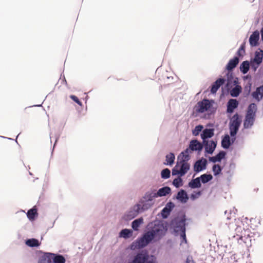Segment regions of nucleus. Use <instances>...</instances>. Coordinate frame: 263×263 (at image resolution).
<instances>
[{
	"mask_svg": "<svg viewBox=\"0 0 263 263\" xmlns=\"http://www.w3.org/2000/svg\"><path fill=\"white\" fill-rule=\"evenodd\" d=\"M168 227L167 222L163 220H157L151 223L147 233L154 242L161 240L166 234Z\"/></svg>",
	"mask_w": 263,
	"mask_h": 263,
	"instance_id": "nucleus-1",
	"label": "nucleus"
},
{
	"mask_svg": "<svg viewBox=\"0 0 263 263\" xmlns=\"http://www.w3.org/2000/svg\"><path fill=\"white\" fill-rule=\"evenodd\" d=\"M186 218L185 214L177 216L172 220L170 227L173 230V234L175 236L180 235L181 242H187L186 237Z\"/></svg>",
	"mask_w": 263,
	"mask_h": 263,
	"instance_id": "nucleus-2",
	"label": "nucleus"
},
{
	"mask_svg": "<svg viewBox=\"0 0 263 263\" xmlns=\"http://www.w3.org/2000/svg\"><path fill=\"white\" fill-rule=\"evenodd\" d=\"M214 101L212 99H204L199 101L194 107V109L197 113H203L206 112L204 115V118L210 119L212 115H214L217 108L214 106Z\"/></svg>",
	"mask_w": 263,
	"mask_h": 263,
	"instance_id": "nucleus-3",
	"label": "nucleus"
},
{
	"mask_svg": "<svg viewBox=\"0 0 263 263\" xmlns=\"http://www.w3.org/2000/svg\"><path fill=\"white\" fill-rule=\"evenodd\" d=\"M128 263H157L156 257L146 250L140 251L131 258Z\"/></svg>",
	"mask_w": 263,
	"mask_h": 263,
	"instance_id": "nucleus-4",
	"label": "nucleus"
},
{
	"mask_svg": "<svg viewBox=\"0 0 263 263\" xmlns=\"http://www.w3.org/2000/svg\"><path fill=\"white\" fill-rule=\"evenodd\" d=\"M154 242L147 232L144 233L141 237L138 238L132 242L130 245V249L135 250L136 249H143L148 244Z\"/></svg>",
	"mask_w": 263,
	"mask_h": 263,
	"instance_id": "nucleus-5",
	"label": "nucleus"
},
{
	"mask_svg": "<svg viewBox=\"0 0 263 263\" xmlns=\"http://www.w3.org/2000/svg\"><path fill=\"white\" fill-rule=\"evenodd\" d=\"M154 242L147 232L144 233L141 237L138 238L132 242L130 245V249L135 250L136 249H143L148 244Z\"/></svg>",
	"mask_w": 263,
	"mask_h": 263,
	"instance_id": "nucleus-6",
	"label": "nucleus"
},
{
	"mask_svg": "<svg viewBox=\"0 0 263 263\" xmlns=\"http://www.w3.org/2000/svg\"><path fill=\"white\" fill-rule=\"evenodd\" d=\"M263 61V50L258 48L254 52V56L250 59L251 69L255 72Z\"/></svg>",
	"mask_w": 263,
	"mask_h": 263,
	"instance_id": "nucleus-7",
	"label": "nucleus"
},
{
	"mask_svg": "<svg viewBox=\"0 0 263 263\" xmlns=\"http://www.w3.org/2000/svg\"><path fill=\"white\" fill-rule=\"evenodd\" d=\"M190 169V164L189 163L176 162L175 166L172 169L173 176H184Z\"/></svg>",
	"mask_w": 263,
	"mask_h": 263,
	"instance_id": "nucleus-8",
	"label": "nucleus"
},
{
	"mask_svg": "<svg viewBox=\"0 0 263 263\" xmlns=\"http://www.w3.org/2000/svg\"><path fill=\"white\" fill-rule=\"evenodd\" d=\"M241 122V116L238 113L235 114L230 120L229 124V130L239 131Z\"/></svg>",
	"mask_w": 263,
	"mask_h": 263,
	"instance_id": "nucleus-9",
	"label": "nucleus"
},
{
	"mask_svg": "<svg viewBox=\"0 0 263 263\" xmlns=\"http://www.w3.org/2000/svg\"><path fill=\"white\" fill-rule=\"evenodd\" d=\"M213 124L209 123L206 124L205 128H203L200 134V137L203 142L209 140L210 138L214 136L215 129L213 128Z\"/></svg>",
	"mask_w": 263,
	"mask_h": 263,
	"instance_id": "nucleus-10",
	"label": "nucleus"
},
{
	"mask_svg": "<svg viewBox=\"0 0 263 263\" xmlns=\"http://www.w3.org/2000/svg\"><path fill=\"white\" fill-rule=\"evenodd\" d=\"M202 144L203 148H204L205 156H206V154H213L216 148L217 142L216 140H209L202 141Z\"/></svg>",
	"mask_w": 263,
	"mask_h": 263,
	"instance_id": "nucleus-11",
	"label": "nucleus"
},
{
	"mask_svg": "<svg viewBox=\"0 0 263 263\" xmlns=\"http://www.w3.org/2000/svg\"><path fill=\"white\" fill-rule=\"evenodd\" d=\"M142 213L138 205H135L124 214L123 219L126 221L130 220L135 218L139 213Z\"/></svg>",
	"mask_w": 263,
	"mask_h": 263,
	"instance_id": "nucleus-12",
	"label": "nucleus"
},
{
	"mask_svg": "<svg viewBox=\"0 0 263 263\" xmlns=\"http://www.w3.org/2000/svg\"><path fill=\"white\" fill-rule=\"evenodd\" d=\"M226 84L225 87L226 89L227 88H231L233 85L239 84V80L237 77L234 76L233 72L227 71L226 73V79H225Z\"/></svg>",
	"mask_w": 263,
	"mask_h": 263,
	"instance_id": "nucleus-13",
	"label": "nucleus"
},
{
	"mask_svg": "<svg viewBox=\"0 0 263 263\" xmlns=\"http://www.w3.org/2000/svg\"><path fill=\"white\" fill-rule=\"evenodd\" d=\"M208 165L207 160L202 157L197 160L194 165V171L196 173H198L206 168Z\"/></svg>",
	"mask_w": 263,
	"mask_h": 263,
	"instance_id": "nucleus-14",
	"label": "nucleus"
},
{
	"mask_svg": "<svg viewBox=\"0 0 263 263\" xmlns=\"http://www.w3.org/2000/svg\"><path fill=\"white\" fill-rule=\"evenodd\" d=\"M48 256V260L50 263H65L66 259L64 256L60 254L46 252Z\"/></svg>",
	"mask_w": 263,
	"mask_h": 263,
	"instance_id": "nucleus-15",
	"label": "nucleus"
},
{
	"mask_svg": "<svg viewBox=\"0 0 263 263\" xmlns=\"http://www.w3.org/2000/svg\"><path fill=\"white\" fill-rule=\"evenodd\" d=\"M189 148L192 152H200L203 149L202 142H199L197 139H195L192 140L190 142Z\"/></svg>",
	"mask_w": 263,
	"mask_h": 263,
	"instance_id": "nucleus-16",
	"label": "nucleus"
},
{
	"mask_svg": "<svg viewBox=\"0 0 263 263\" xmlns=\"http://www.w3.org/2000/svg\"><path fill=\"white\" fill-rule=\"evenodd\" d=\"M238 105L239 102L236 99H230L227 103V112L233 113Z\"/></svg>",
	"mask_w": 263,
	"mask_h": 263,
	"instance_id": "nucleus-17",
	"label": "nucleus"
},
{
	"mask_svg": "<svg viewBox=\"0 0 263 263\" xmlns=\"http://www.w3.org/2000/svg\"><path fill=\"white\" fill-rule=\"evenodd\" d=\"M174 207L175 204L173 202L171 201L167 202L161 211L162 217L164 219L167 218Z\"/></svg>",
	"mask_w": 263,
	"mask_h": 263,
	"instance_id": "nucleus-18",
	"label": "nucleus"
},
{
	"mask_svg": "<svg viewBox=\"0 0 263 263\" xmlns=\"http://www.w3.org/2000/svg\"><path fill=\"white\" fill-rule=\"evenodd\" d=\"M226 82V80L222 77L217 79L211 85V92L212 94L216 93L219 88Z\"/></svg>",
	"mask_w": 263,
	"mask_h": 263,
	"instance_id": "nucleus-19",
	"label": "nucleus"
},
{
	"mask_svg": "<svg viewBox=\"0 0 263 263\" xmlns=\"http://www.w3.org/2000/svg\"><path fill=\"white\" fill-rule=\"evenodd\" d=\"M236 168L235 163L231 161L228 166H227L224 169V173L227 176V180L229 181H231L232 176L234 174V172Z\"/></svg>",
	"mask_w": 263,
	"mask_h": 263,
	"instance_id": "nucleus-20",
	"label": "nucleus"
},
{
	"mask_svg": "<svg viewBox=\"0 0 263 263\" xmlns=\"http://www.w3.org/2000/svg\"><path fill=\"white\" fill-rule=\"evenodd\" d=\"M136 205H138L140 210L141 212H143L150 209L153 205V203H149V202L142 197L139 199L138 203L136 204Z\"/></svg>",
	"mask_w": 263,
	"mask_h": 263,
	"instance_id": "nucleus-21",
	"label": "nucleus"
},
{
	"mask_svg": "<svg viewBox=\"0 0 263 263\" xmlns=\"http://www.w3.org/2000/svg\"><path fill=\"white\" fill-rule=\"evenodd\" d=\"M239 62V58L237 56L234 57L229 61L226 66V69L228 72H233V69L238 65Z\"/></svg>",
	"mask_w": 263,
	"mask_h": 263,
	"instance_id": "nucleus-22",
	"label": "nucleus"
},
{
	"mask_svg": "<svg viewBox=\"0 0 263 263\" xmlns=\"http://www.w3.org/2000/svg\"><path fill=\"white\" fill-rule=\"evenodd\" d=\"M259 32L255 30L252 32L249 37V43L251 47H256L259 45Z\"/></svg>",
	"mask_w": 263,
	"mask_h": 263,
	"instance_id": "nucleus-23",
	"label": "nucleus"
},
{
	"mask_svg": "<svg viewBox=\"0 0 263 263\" xmlns=\"http://www.w3.org/2000/svg\"><path fill=\"white\" fill-rule=\"evenodd\" d=\"M227 91L230 93L231 97L236 98L239 96L242 92V87L239 84L233 85L231 88H227Z\"/></svg>",
	"mask_w": 263,
	"mask_h": 263,
	"instance_id": "nucleus-24",
	"label": "nucleus"
},
{
	"mask_svg": "<svg viewBox=\"0 0 263 263\" xmlns=\"http://www.w3.org/2000/svg\"><path fill=\"white\" fill-rule=\"evenodd\" d=\"M227 153L224 151H220L215 156L209 157V160L214 163L220 162L222 160L225 159Z\"/></svg>",
	"mask_w": 263,
	"mask_h": 263,
	"instance_id": "nucleus-25",
	"label": "nucleus"
},
{
	"mask_svg": "<svg viewBox=\"0 0 263 263\" xmlns=\"http://www.w3.org/2000/svg\"><path fill=\"white\" fill-rule=\"evenodd\" d=\"M252 97L259 102L263 99V85L257 87L251 94Z\"/></svg>",
	"mask_w": 263,
	"mask_h": 263,
	"instance_id": "nucleus-26",
	"label": "nucleus"
},
{
	"mask_svg": "<svg viewBox=\"0 0 263 263\" xmlns=\"http://www.w3.org/2000/svg\"><path fill=\"white\" fill-rule=\"evenodd\" d=\"M176 198L182 203H185L189 200L187 192L183 189H181L177 193Z\"/></svg>",
	"mask_w": 263,
	"mask_h": 263,
	"instance_id": "nucleus-27",
	"label": "nucleus"
},
{
	"mask_svg": "<svg viewBox=\"0 0 263 263\" xmlns=\"http://www.w3.org/2000/svg\"><path fill=\"white\" fill-rule=\"evenodd\" d=\"M255 118V117L245 116L243 122V128L244 129L251 128L254 124Z\"/></svg>",
	"mask_w": 263,
	"mask_h": 263,
	"instance_id": "nucleus-28",
	"label": "nucleus"
},
{
	"mask_svg": "<svg viewBox=\"0 0 263 263\" xmlns=\"http://www.w3.org/2000/svg\"><path fill=\"white\" fill-rule=\"evenodd\" d=\"M156 190L151 189L145 192L144 195L142 196L144 199L146 200L149 203H154L153 200L154 198H157L156 194L155 193Z\"/></svg>",
	"mask_w": 263,
	"mask_h": 263,
	"instance_id": "nucleus-29",
	"label": "nucleus"
},
{
	"mask_svg": "<svg viewBox=\"0 0 263 263\" xmlns=\"http://www.w3.org/2000/svg\"><path fill=\"white\" fill-rule=\"evenodd\" d=\"M257 110V107L255 103H251L248 106L245 116L256 118V114Z\"/></svg>",
	"mask_w": 263,
	"mask_h": 263,
	"instance_id": "nucleus-30",
	"label": "nucleus"
},
{
	"mask_svg": "<svg viewBox=\"0 0 263 263\" xmlns=\"http://www.w3.org/2000/svg\"><path fill=\"white\" fill-rule=\"evenodd\" d=\"M171 193V189L168 186H165L160 188L157 192L155 191L157 198L159 197L166 196Z\"/></svg>",
	"mask_w": 263,
	"mask_h": 263,
	"instance_id": "nucleus-31",
	"label": "nucleus"
},
{
	"mask_svg": "<svg viewBox=\"0 0 263 263\" xmlns=\"http://www.w3.org/2000/svg\"><path fill=\"white\" fill-rule=\"evenodd\" d=\"M221 147L226 149H228L232 145L230 141V136L228 134H225L222 137L221 141Z\"/></svg>",
	"mask_w": 263,
	"mask_h": 263,
	"instance_id": "nucleus-32",
	"label": "nucleus"
},
{
	"mask_svg": "<svg viewBox=\"0 0 263 263\" xmlns=\"http://www.w3.org/2000/svg\"><path fill=\"white\" fill-rule=\"evenodd\" d=\"M27 216L30 221L34 220L38 216L37 210L35 206L29 209L27 213Z\"/></svg>",
	"mask_w": 263,
	"mask_h": 263,
	"instance_id": "nucleus-33",
	"label": "nucleus"
},
{
	"mask_svg": "<svg viewBox=\"0 0 263 263\" xmlns=\"http://www.w3.org/2000/svg\"><path fill=\"white\" fill-rule=\"evenodd\" d=\"M250 68H251L250 61L248 60L242 62L239 66V70L240 72L243 74L248 73Z\"/></svg>",
	"mask_w": 263,
	"mask_h": 263,
	"instance_id": "nucleus-34",
	"label": "nucleus"
},
{
	"mask_svg": "<svg viewBox=\"0 0 263 263\" xmlns=\"http://www.w3.org/2000/svg\"><path fill=\"white\" fill-rule=\"evenodd\" d=\"M133 231L131 229H123L120 231L119 233V237L120 238H123L124 239H128L132 236Z\"/></svg>",
	"mask_w": 263,
	"mask_h": 263,
	"instance_id": "nucleus-35",
	"label": "nucleus"
},
{
	"mask_svg": "<svg viewBox=\"0 0 263 263\" xmlns=\"http://www.w3.org/2000/svg\"><path fill=\"white\" fill-rule=\"evenodd\" d=\"M189 186L191 189H199L201 187V182L199 177L193 179L189 182Z\"/></svg>",
	"mask_w": 263,
	"mask_h": 263,
	"instance_id": "nucleus-36",
	"label": "nucleus"
},
{
	"mask_svg": "<svg viewBox=\"0 0 263 263\" xmlns=\"http://www.w3.org/2000/svg\"><path fill=\"white\" fill-rule=\"evenodd\" d=\"M25 244L29 247L33 248L40 246L41 243L39 240L36 238H30L27 239L25 240Z\"/></svg>",
	"mask_w": 263,
	"mask_h": 263,
	"instance_id": "nucleus-37",
	"label": "nucleus"
},
{
	"mask_svg": "<svg viewBox=\"0 0 263 263\" xmlns=\"http://www.w3.org/2000/svg\"><path fill=\"white\" fill-rule=\"evenodd\" d=\"M175 156L173 153H170L165 156L166 162L164 163V165L171 166L174 163Z\"/></svg>",
	"mask_w": 263,
	"mask_h": 263,
	"instance_id": "nucleus-38",
	"label": "nucleus"
},
{
	"mask_svg": "<svg viewBox=\"0 0 263 263\" xmlns=\"http://www.w3.org/2000/svg\"><path fill=\"white\" fill-rule=\"evenodd\" d=\"M143 223V218L140 217L132 221L131 226L133 230L137 231L140 225Z\"/></svg>",
	"mask_w": 263,
	"mask_h": 263,
	"instance_id": "nucleus-39",
	"label": "nucleus"
},
{
	"mask_svg": "<svg viewBox=\"0 0 263 263\" xmlns=\"http://www.w3.org/2000/svg\"><path fill=\"white\" fill-rule=\"evenodd\" d=\"M201 183L205 184L211 181L213 177L211 174H203L199 176Z\"/></svg>",
	"mask_w": 263,
	"mask_h": 263,
	"instance_id": "nucleus-40",
	"label": "nucleus"
},
{
	"mask_svg": "<svg viewBox=\"0 0 263 263\" xmlns=\"http://www.w3.org/2000/svg\"><path fill=\"white\" fill-rule=\"evenodd\" d=\"M252 82H245V85L243 87V96L244 97H248L251 92Z\"/></svg>",
	"mask_w": 263,
	"mask_h": 263,
	"instance_id": "nucleus-41",
	"label": "nucleus"
},
{
	"mask_svg": "<svg viewBox=\"0 0 263 263\" xmlns=\"http://www.w3.org/2000/svg\"><path fill=\"white\" fill-rule=\"evenodd\" d=\"M245 141L243 139H238L234 145L235 152L239 151L242 149L244 146Z\"/></svg>",
	"mask_w": 263,
	"mask_h": 263,
	"instance_id": "nucleus-42",
	"label": "nucleus"
},
{
	"mask_svg": "<svg viewBox=\"0 0 263 263\" xmlns=\"http://www.w3.org/2000/svg\"><path fill=\"white\" fill-rule=\"evenodd\" d=\"M223 167L219 164H214L212 166V171L214 176H217L221 173Z\"/></svg>",
	"mask_w": 263,
	"mask_h": 263,
	"instance_id": "nucleus-43",
	"label": "nucleus"
},
{
	"mask_svg": "<svg viewBox=\"0 0 263 263\" xmlns=\"http://www.w3.org/2000/svg\"><path fill=\"white\" fill-rule=\"evenodd\" d=\"M181 177L180 176H178L177 178L173 180L172 184L176 188H179L183 185V182Z\"/></svg>",
	"mask_w": 263,
	"mask_h": 263,
	"instance_id": "nucleus-44",
	"label": "nucleus"
},
{
	"mask_svg": "<svg viewBox=\"0 0 263 263\" xmlns=\"http://www.w3.org/2000/svg\"><path fill=\"white\" fill-rule=\"evenodd\" d=\"M190 159V155H186L185 154H181V153L178 156L177 162L188 163L187 162Z\"/></svg>",
	"mask_w": 263,
	"mask_h": 263,
	"instance_id": "nucleus-45",
	"label": "nucleus"
},
{
	"mask_svg": "<svg viewBox=\"0 0 263 263\" xmlns=\"http://www.w3.org/2000/svg\"><path fill=\"white\" fill-rule=\"evenodd\" d=\"M203 125L199 124L196 125L195 128L192 130V134L194 136H197L199 134L201 133L203 129Z\"/></svg>",
	"mask_w": 263,
	"mask_h": 263,
	"instance_id": "nucleus-46",
	"label": "nucleus"
},
{
	"mask_svg": "<svg viewBox=\"0 0 263 263\" xmlns=\"http://www.w3.org/2000/svg\"><path fill=\"white\" fill-rule=\"evenodd\" d=\"M171 176V171L168 168L163 169L161 172V177L162 179H166Z\"/></svg>",
	"mask_w": 263,
	"mask_h": 263,
	"instance_id": "nucleus-47",
	"label": "nucleus"
},
{
	"mask_svg": "<svg viewBox=\"0 0 263 263\" xmlns=\"http://www.w3.org/2000/svg\"><path fill=\"white\" fill-rule=\"evenodd\" d=\"M245 42L241 44L238 50L236 52V54L238 57H242L245 53Z\"/></svg>",
	"mask_w": 263,
	"mask_h": 263,
	"instance_id": "nucleus-48",
	"label": "nucleus"
},
{
	"mask_svg": "<svg viewBox=\"0 0 263 263\" xmlns=\"http://www.w3.org/2000/svg\"><path fill=\"white\" fill-rule=\"evenodd\" d=\"M238 132V131H236V130H229V133H230L229 136H230V141H231V142L232 145L233 144H234L235 143V142L237 140H236V135H237Z\"/></svg>",
	"mask_w": 263,
	"mask_h": 263,
	"instance_id": "nucleus-49",
	"label": "nucleus"
},
{
	"mask_svg": "<svg viewBox=\"0 0 263 263\" xmlns=\"http://www.w3.org/2000/svg\"><path fill=\"white\" fill-rule=\"evenodd\" d=\"M48 256L46 252L44 253L43 255L39 258L37 263H50L48 260Z\"/></svg>",
	"mask_w": 263,
	"mask_h": 263,
	"instance_id": "nucleus-50",
	"label": "nucleus"
},
{
	"mask_svg": "<svg viewBox=\"0 0 263 263\" xmlns=\"http://www.w3.org/2000/svg\"><path fill=\"white\" fill-rule=\"evenodd\" d=\"M70 98L72 100H73L74 102L77 103L79 106H82V102L80 101V100L79 99V98L77 96H76L74 95H70Z\"/></svg>",
	"mask_w": 263,
	"mask_h": 263,
	"instance_id": "nucleus-51",
	"label": "nucleus"
},
{
	"mask_svg": "<svg viewBox=\"0 0 263 263\" xmlns=\"http://www.w3.org/2000/svg\"><path fill=\"white\" fill-rule=\"evenodd\" d=\"M201 194V192L200 191H198L195 193H192L191 195V199L192 200H194L195 199L197 198L199 196H200Z\"/></svg>",
	"mask_w": 263,
	"mask_h": 263,
	"instance_id": "nucleus-52",
	"label": "nucleus"
},
{
	"mask_svg": "<svg viewBox=\"0 0 263 263\" xmlns=\"http://www.w3.org/2000/svg\"><path fill=\"white\" fill-rule=\"evenodd\" d=\"M244 81H248L247 82H252V76L250 74H248L242 77Z\"/></svg>",
	"mask_w": 263,
	"mask_h": 263,
	"instance_id": "nucleus-53",
	"label": "nucleus"
},
{
	"mask_svg": "<svg viewBox=\"0 0 263 263\" xmlns=\"http://www.w3.org/2000/svg\"><path fill=\"white\" fill-rule=\"evenodd\" d=\"M192 151L190 150V149L189 148V147L186 148L184 151H182L181 152V154H185V155H189V153H191Z\"/></svg>",
	"mask_w": 263,
	"mask_h": 263,
	"instance_id": "nucleus-54",
	"label": "nucleus"
},
{
	"mask_svg": "<svg viewBox=\"0 0 263 263\" xmlns=\"http://www.w3.org/2000/svg\"><path fill=\"white\" fill-rule=\"evenodd\" d=\"M186 263H195L193 259H190L189 257H187L186 260Z\"/></svg>",
	"mask_w": 263,
	"mask_h": 263,
	"instance_id": "nucleus-55",
	"label": "nucleus"
},
{
	"mask_svg": "<svg viewBox=\"0 0 263 263\" xmlns=\"http://www.w3.org/2000/svg\"><path fill=\"white\" fill-rule=\"evenodd\" d=\"M260 34H261V41L263 42V27L261 28L260 30Z\"/></svg>",
	"mask_w": 263,
	"mask_h": 263,
	"instance_id": "nucleus-56",
	"label": "nucleus"
},
{
	"mask_svg": "<svg viewBox=\"0 0 263 263\" xmlns=\"http://www.w3.org/2000/svg\"><path fill=\"white\" fill-rule=\"evenodd\" d=\"M0 137L3 138H7V137H4V136H0ZM7 139H9V140H13L12 138H7Z\"/></svg>",
	"mask_w": 263,
	"mask_h": 263,
	"instance_id": "nucleus-57",
	"label": "nucleus"
},
{
	"mask_svg": "<svg viewBox=\"0 0 263 263\" xmlns=\"http://www.w3.org/2000/svg\"><path fill=\"white\" fill-rule=\"evenodd\" d=\"M58 139H59V137H57V138H56L55 141V143H54V145H53V147L55 146V143H57V142L58 141Z\"/></svg>",
	"mask_w": 263,
	"mask_h": 263,
	"instance_id": "nucleus-58",
	"label": "nucleus"
},
{
	"mask_svg": "<svg viewBox=\"0 0 263 263\" xmlns=\"http://www.w3.org/2000/svg\"><path fill=\"white\" fill-rule=\"evenodd\" d=\"M42 106V105H41V104H40V105H33V106H38V107H40V106Z\"/></svg>",
	"mask_w": 263,
	"mask_h": 263,
	"instance_id": "nucleus-59",
	"label": "nucleus"
},
{
	"mask_svg": "<svg viewBox=\"0 0 263 263\" xmlns=\"http://www.w3.org/2000/svg\"><path fill=\"white\" fill-rule=\"evenodd\" d=\"M29 174L30 175H32V173L30 172H29Z\"/></svg>",
	"mask_w": 263,
	"mask_h": 263,
	"instance_id": "nucleus-60",
	"label": "nucleus"
},
{
	"mask_svg": "<svg viewBox=\"0 0 263 263\" xmlns=\"http://www.w3.org/2000/svg\"><path fill=\"white\" fill-rule=\"evenodd\" d=\"M227 219H230V217H227Z\"/></svg>",
	"mask_w": 263,
	"mask_h": 263,
	"instance_id": "nucleus-61",
	"label": "nucleus"
},
{
	"mask_svg": "<svg viewBox=\"0 0 263 263\" xmlns=\"http://www.w3.org/2000/svg\"><path fill=\"white\" fill-rule=\"evenodd\" d=\"M64 81L65 83H66V80H65V79L64 78Z\"/></svg>",
	"mask_w": 263,
	"mask_h": 263,
	"instance_id": "nucleus-62",
	"label": "nucleus"
},
{
	"mask_svg": "<svg viewBox=\"0 0 263 263\" xmlns=\"http://www.w3.org/2000/svg\"><path fill=\"white\" fill-rule=\"evenodd\" d=\"M227 211H226L225 212H224L225 214L227 213Z\"/></svg>",
	"mask_w": 263,
	"mask_h": 263,
	"instance_id": "nucleus-63",
	"label": "nucleus"
}]
</instances>
